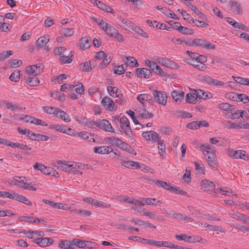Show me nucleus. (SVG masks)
<instances>
[{
  "mask_svg": "<svg viewBox=\"0 0 249 249\" xmlns=\"http://www.w3.org/2000/svg\"><path fill=\"white\" fill-rule=\"evenodd\" d=\"M44 66L42 64H37L26 67V72L28 74L37 76L43 72Z\"/></svg>",
  "mask_w": 249,
  "mask_h": 249,
  "instance_id": "f257e3e1",
  "label": "nucleus"
},
{
  "mask_svg": "<svg viewBox=\"0 0 249 249\" xmlns=\"http://www.w3.org/2000/svg\"><path fill=\"white\" fill-rule=\"evenodd\" d=\"M153 95L155 100L159 104L163 106L166 104L167 96L165 92L154 90L153 91Z\"/></svg>",
  "mask_w": 249,
  "mask_h": 249,
  "instance_id": "f03ea898",
  "label": "nucleus"
},
{
  "mask_svg": "<svg viewBox=\"0 0 249 249\" xmlns=\"http://www.w3.org/2000/svg\"><path fill=\"white\" fill-rule=\"evenodd\" d=\"M155 60L160 64L170 69H178V66L175 62L167 58L158 57Z\"/></svg>",
  "mask_w": 249,
  "mask_h": 249,
  "instance_id": "7ed1b4c3",
  "label": "nucleus"
},
{
  "mask_svg": "<svg viewBox=\"0 0 249 249\" xmlns=\"http://www.w3.org/2000/svg\"><path fill=\"white\" fill-rule=\"evenodd\" d=\"M58 169L62 171L72 173L73 174H82L80 170H77L76 162H71L67 166L59 165L58 166Z\"/></svg>",
  "mask_w": 249,
  "mask_h": 249,
  "instance_id": "20e7f679",
  "label": "nucleus"
},
{
  "mask_svg": "<svg viewBox=\"0 0 249 249\" xmlns=\"http://www.w3.org/2000/svg\"><path fill=\"white\" fill-rule=\"evenodd\" d=\"M202 189L205 191L209 192L210 193H217L216 190H215V185L212 181L207 179L202 180L200 183Z\"/></svg>",
  "mask_w": 249,
  "mask_h": 249,
  "instance_id": "39448f33",
  "label": "nucleus"
},
{
  "mask_svg": "<svg viewBox=\"0 0 249 249\" xmlns=\"http://www.w3.org/2000/svg\"><path fill=\"white\" fill-rule=\"evenodd\" d=\"M103 106L109 111H113L117 109V105L114 101L109 97L106 96L103 98L101 101Z\"/></svg>",
  "mask_w": 249,
  "mask_h": 249,
  "instance_id": "423d86ee",
  "label": "nucleus"
},
{
  "mask_svg": "<svg viewBox=\"0 0 249 249\" xmlns=\"http://www.w3.org/2000/svg\"><path fill=\"white\" fill-rule=\"evenodd\" d=\"M142 136L146 140L152 141L153 142H157L161 139L159 134L154 131L144 132Z\"/></svg>",
  "mask_w": 249,
  "mask_h": 249,
  "instance_id": "0eeeda50",
  "label": "nucleus"
},
{
  "mask_svg": "<svg viewBox=\"0 0 249 249\" xmlns=\"http://www.w3.org/2000/svg\"><path fill=\"white\" fill-rule=\"evenodd\" d=\"M105 32L109 36L115 38L119 41L124 40L123 35L120 34L118 30L111 25H110V26L108 27V28H107Z\"/></svg>",
  "mask_w": 249,
  "mask_h": 249,
  "instance_id": "6e6552de",
  "label": "nucleus"
},
{
  "mask_svg": "<svg viewBox=\"0 0 249 249\" xmlns=\"http://www.w3.org/2000/svg\"><path fill=\"white\" fill-rule=\"evenodd\" d=\"M98 127L100 128L101 129L109 132L114 133V129L112 127L110 123L107 120H98Z\"/></svg>",
  "mask_w": 249,
  "mask_h": 249,
  "instance_id": "1a4fd4ad",
  "label": "nucleus"
},
{
  "mask_svg": "<svg viewBox=\"0 0 249 249\" xmlns=\"http://www.w3.org/2000/svg\"><path fill=\"white\" fill-rule=\"evenodd\" d=\"M231 10L235 15H241L243 13L241 4L235 0H231L230 2Z\"/></svg>",
  "mask_w": 249,
  "mask_h": 249,
  "instance_id": "9d476101",
  "label": "nucleus"
},
{
  "mask_svg": "<svg viewBox=\"0 0 249 249\" xmlns=\"http://www.w3.org/2000/svg\"><path fill=\"white\" fill-rule=\"evenodd\" d=\"M120 123L121 128L126 134L127 135L131 134L132 131L130 127L129 122L125 116H123L120 118Z\"/></svg>",
  "mask_w": 249,
  "mask_h": 249,
  "instance_id": "9b49d317",
  "label": "nucleus"
},
{
  "mask_svg": "<svg viewBox=\"0 0 249 249\" xmlns=\"http://www.w3.org/2000/svg\"><path fill=\"white\" fill-rule=\"evenodd\" d=\"M33 167L35 170H39L45 175H50L51 171L53 170V168L46 166L44 164L37 162L35 163Z\"/></svg>",
  "mask_w": 249,
  "mask_h": 249,
  "instance_id": "f8f14e48",
  "label": "nucleus"
},
{
  "mask_svg": "<svg viewBox=\"0 0 249 249\" xmlns=\"http://www.w3.org/2000/svg\"><path fill=\"white\" fill-rule=\"evenodd\" d=\"M121 164L123 166L131 169L141 168H142V166H145L144 164H141L138 162H135L131 160H123L121 162Z\"/></svg>",
  "mask_w": 249,
  "mask_h": 249,
  "instance_id": "ddd939ff",
  "label": "nucleus"
},
{
  "mask_svg": "<svg viewBox=\"0 0 249 249\" xmlns=\"http://www.w3.org/2000/svg\"><path fill=\"white\" fill-rule=\"evenodd\" d=\"M202 79L205 83L215 86H224L225 85L223 82L213 79L209 76H203Z\"/></svg>",
  "mask_w": 249,
  "mask_h": 249,
  "instance_id": "4468645a",
  "label": "nucleus"
},
{
  "mask_svg": "<svg viewBox=\"0 0 249 249\" xmlns=\"http://www.w3.org/2000/svg\"><path fill=\"white\" fill-rule=\"evenodd\" d=\"M15 184L17 185L18 187L25 190H28L34 191L36 190V188L33 186V184L31 182L24 181V180H20V181H18V184L15 183Z\"/></svg>",
  "mask_w": 249,
  "mask_h": 249,
  "instance_id": "2eb2a0df",
  "label": "nucleus"
},
{
  "mask_svg": "<svg viewBox=\"0 0 249 249\" xmlns=\"http://www.w3.org/2000/svg\"><path fill=\"white\" fill-rule=\"evenodd\" d=\"M137 75L139 77L149 78L152 76L151 71L146 68H138L136 69Z\"/></svg>",
  "mask_w": 249,
  "mask_h": 249,
  "instance_id": "dca6fc26",
  "label": "nucleus"
},
{
  "mask_svg": "<svg viewBox=\"0 0 249 249\" xmlns=\"http://www.w3.org/2000/svg\"><path fill=\"white\" fill-rule=\"evenodd\" d=\"M113 151L111 146H96L93 148V152L99 154H108Z\"/></svg>",
  "mask_w": 249,
  "mask_h": 249,
  "instance_id": "f3484780",
  "label": "nucleus"
},
{
  "mask_svg": "<svg viewBox=\"0 0 249 249\" xmlns=\"http://www.w3.org/2000/svg\"><path fill=\"white\" fill-rule=\"evenodd\" d=\"M232 157L235 159H241L244 160H249V155L246 154V151L242 150H236L233 152Z\"/></svg>",
  "mask_w": 249,
  "mask_h": 249,
  "instance_id": "a211bd4d",
  "label": "nucleus"
},
{
  "mask_svg": "<svg viewBox=\"0 0 249 249\" xmlns=\"http://www.w3.org/2000/svg\"><path fill=\"white\" fill-rule=\"evenodd\" d=\"M74 136L81 137L82 139L86 140L89 142H95L93 135L86 131L77 132L74 134Z\"/></svg>",
  "mask_w": 249,
  "mask_h": 249,
  "instance_id": "6ab92c4d",
  "label": "nucleus"
},
{
  "mask_svg": "<svg viewBox=\"0 0 249 249\" xmlns=\"http://www.w3.org/2000/svg\"><path fill=\"white\" fill-rule=\"evenodd\" d=\"M197 147L203 151V154L205 156L208 154H210V155L215 154V151L211 146H206L204 144L198 143L197 144Z\"/></svg>",
  "mask_w": 249,
  "mask_h": 249,
  "instance_id": "aec40b11",
  "label": "nucleus"
},
{
  "mask_svg": "<svg viewBox=\"0 0 249 249\" xmlns=\"http://www.w3.org/2000/svg\"><path fill=\"white\" fill-rule=\"evenodd\" d=\"M107 90L109 95L112 97H117L119 98H122L123 96V94L119 92V90L117 87L108 86L107 88Z\"/></svg>",
  "mask_w": 249,
  "mask_h": 249,
  "instance_id": "412c9836",
  "label": "nucleus"
},
{
  "mask_svg": "<svg viewBox=\"0 0 249 249\" xmlns=\"http://www.w3.org/2000/svg\"><path fill=\"white\" fill-rule=\"evenodd\" d=\"M55 116L63 120L67 123L70 122L71 121L69 115L66 113L63 110H61L58 108V110H57V114H55Z\"/></svg>",
  "mask_w": 249,
  "mask_h": 249,
  "instance_id": "4be33fe9",
  "label": "nucleus"
},
{
  "mask_svg": "<svg viewBox=\"0 0 249 249\" xmlns=\"http://www.w3.org/2000/svg\"><path fill=\"white\" fill-rule=\"evenodd\" d=\"M171 96L175 102H180L183 99L184 93L182 91L175 90L172 92Z\"/></svg>",
  "mask_w": 249,
  "mask_h": 249,
  "instance_id": "5701e85b",
  "label": "nucleus"
},
{
  "mask_svg": "<svg viewBox=\"0 0 249 249\" xmlns=\"http://www.w3.org/2000/svg\"><path fill=\"white\" fill-rule=\"evenodd\" d=\"M152 97L148 94H141L138 96L137 100L142 104H144V102H148L150 104L152 103Z\"/></svg>",
  "mask_w": 249,
  "mask_h": 249,
  "instance_id": "b1692460",
  "label": "nucleus"
},
{
  "mask_svg": "<svg viewBox=\"0 0 249 249\" xmlns=\"http://www.w3.org/2000/svg\"><path fill=\"white\" fill-rule=\"evenodd\" d=\"M49 41V38L48 36H40L38 38L36 43V47L40 49L45 46Z\"/></svg>",
  "mask_w": 249,
  "mask_h": 249,
  "instance_id": "393cba45",
  "label": "nucleus"
},
{
  "mask_svg": "<svg viewBox=\"0 0 249 249\" xmlns=\"http://www.w3.org/2000/svg\"><path fill=\"white\" fill-rule=\"evenodd\" d=\"M142 213L144 216H147L150 219H159L160 216L156 214V213L153 211H149L146 209L142 210Z\"/></svg>",
  "mask_w": 249,
  "mask_h": 249,
  "instance_id": "a878e982",
  "label": "nucleus"
},
{
  "mask_svg": "<svg viewBox=\"0 0 249 249\" xmlns=\"http://www.w3.org/2000/svg\"><path fill=\"white\" fill-rule=\"evenodd\" d=\"M73 53L71 51L68 56L62 55L59 57V61L61 64L71 63L72 61V57H73Z\"/></svg>",
  "mask_w": 249,
  "mask_h": 249,
  "instance_id": "bb28decb",
  "label": "nucleus"
},
{
  "mask_svg": "<svg viewBox=\"0 0 249 249\" xmlns=\"http://www.w3.org/2000/svg\"><path fill=\"white\" fill-rule=\"evenodd\" d=\"M15 200L23 203L28 206H32V205L31 201L27 197L17 194L15 195Z\"/></svg>",
  "mask_w": 249,
  "mask_h": 249,
  "instance_id": "cd10ccee",
  "label": "nucleus"
},
{
  "mask_svg": "<svg viewBox=\"0 0 249 249\" xmlns=\"http://www.w3.org/2000/svg\"><path fill=\"white\" fill-rule=\"evenodd\" d=\"M196 94L197 98L199 99H209L212 97V95L210 93L206 92L201 89L196 90Z\"/></svg>",
  "mask_w": 249,
  "mask_h": 249,
  "instance_id": "c85d7f7f",
  "label": "nucleus"
},
{
  "mask_svg": "<svg viewBox=\"0 0 249 249\" xmlns=\"http://www.w3.org/2000/svg\"><path fill=\"white\" fill-rule=\"evenodd\" d=\"M224 126L228 129H241V125L237 124L235 123L230 121H226L223 123Z\"/></svg>",
  "mask_w": 249,
  "mask_h": 249,
  "instance_id": "c756f323",
  "label": "nucleus"
},
{
  "mask_svg": "<svg viewBox=\"0 0 249 249\" xmlns=\"http://www.w3.org/2000/svg\"><path fill=\"white\" fill-rule=\"evenodd\" d=\"M26 83L31 86H37L39 83L38 79L36 76H28L26 78Z\"/></svg>",
  "mask_w": 249,
  "mask_h": 249,
  "instance_id": "7c9ffc66",
  "label": "nucleus"
},
{
  "mask_svg": "<svg viewBox=\"0 0 249 249\" xmlns=\"http://www.w3.org/2000/svg\"><path fill=\"white\" fill-rule=\"evenodd\" d=\"M158 144V149L160 151L159 154L162 157L163 156L164 154L165 153L166 148L164 144V141L163 140H159L157 142Z\"/></svg>",
  "mask_w": 249,
  "mask_h": 249,
  "instance_id": "2f4dec72",
  "label": "nucleus"
},
{
  "mask_svg": "<svg viewBox=\"0 0 249 249\" xmlns=\"http://www.w3.org/2000/svg\"><path fill=\"white\" fill-rule=\"evenodd\" d=\"M79 44L80 47L83 50L87 49L90 47V42H89V39L86 36L82 37L79 40Z\"/></svg>",
  "mask_w": 249,
  "mask_h": 249,
  "instance_id": "473e14b6",
  "label": "nucleus"
},
{
  "mask_svg": "<svg viewBox=\"0 0 249 249\" xmlns=\"http://www.w3.org/2000/svg\"><path fill=\"white\" fill-rule=\"evenodd\" d=\"M20 220L23 221L32 223H39L40 221H43V219H39L38 218L27 216H24L21 217Z\"/></svg>",
  "mask_w": 249,
  "mask_h": 249,
  "instance_id": "72a5a7b5",
  "label": "nucleus"
},
{
  "mask_svg": "<svg viewBox=\"0 0 249 249\" xmlns=\"http://www.w3.org/2000/svg\"><path fill=\"white\" fill-rule=\"evenodd\" d=\"M42 108L44 111L48 114L53 115L54 116L55 114H57V110H58V108L49 106L43 107Z\"/></svg>",
  "mask_w": 249,
  "mask_h": 249,
  "instance_id": "f704fd0d",
  "label": "nucleus"
},
{
  "mask_svg": "<svg viewBox=\"0 0 249 249\" xmlns=\"http://www.w3.org/2000/svg\"><path fill=\"white\" fill-rule=\"evenodd\" d=\"M60 34L64 36H71L74 34V31L72 28H63L60 31Z\"/></svg>",
  "mask_w": 249,
  "mask_h": 249,
  "instance_id": "c9c22d12",
  "label": "nucleus"
},
{
  "mask_svg": "<svg viewBox=\"0 0 249 249\" xmlns=\"http://www.w3.org/2000/svg\"><path fill=\"white\" fill-rule=\"evenodd\" d=\"M154 115L151 112H149L146 110H144L142 112H139L138 117L142 119H148L153 118Z\"/></svg>",
  "mask_w": 249,
  "mask_h": 249,
  "instance_id": "e433bc0d",
  "label": "nucleus"
},
{
  "mask_svg": "<svg viewBox=\"0 0 249 249\" xmlns=\"http://www.w3.org/2000/svg\"><path fill=\"white\" fill-rule=\"evenodd\" d=\"M53 242V239L51 238H42L40 239V246L42 247H45L47 246H49L51 245Z\"/></svg>",
  "mask_w": 249,
  "mask_h": 249,
  "instance_id": "4c0bfd02",
  "label": "nucleus"
},
{
  "mask_svg": "<svg viewBox=\"0 0 249 249\" xmlns=\"http://www.w3.org/2000/svg\"><path fill=\"white\" fill-rule=\"evenodd\" d=\"M127 64L130 65L132 67H137L139 64L136 59L133 57H125V60H124Z\"/></svg>",
  "mask_w": 249,
  "mask_h": 249,
  "instance_id": "58836bf2",
  "label": "nucleus"
},
{
  "mask_svg": "<svg viewBox=\"0 0 249 249\" xmlns=\"http://www.w3.org/2000/svg\"><path fill=\"white\" fill-rule=\"evenodd\" d=\"M118 24L123 27L124 25L127 26L128 24H130V20L128 19L124 18L122 16H118L117 18Z\"/></svg>",
  "mask_w": 249,
  "mask_h": 249,
  "instance_id": "ea45409f",
  "label": "nucleus"
},
{
  "mask_svg": "<svg viewBox=\"0 0 249 249\" xmlns=\"http://www.w3.org/2000/svg\"><path fill=\"white\" fill-rule=\"evenodd\" d=\"M203 240L202 238L198 236H187V242L190 243H196V242H200L204 243L202 241Z\"/></svg>",
  "mask_w": 249,
  "mask_h": 249,
  "instance_id": "a19ab883",
  "label": "nucleus"
},
{
  "mask_svg": "<svg viewBox=\"0 0 249 249\" xmlns=\"http://www.w3.org/2000/svg\"><path fill=\"white\" fill-rule=\"evenodd\" d=\"M81 68L83 71H90L92 68L91 66L90 61H86L81 64Z\"/></svg>",
  "mask_w": 249,
  "mask_h": 249,
  "instance_id": "79ce46f5",
  "label": "nucleus"
},
{
  "mask_svg": "<svg viewBox=\"0 0 249 249\" xmlns=\"http://www.w3.org/2000/svg\"><path fill=\"white\" fill-rule=\"evenodd\" d=\"M198 98L196 93L187 94L186 97V101L189 103H194V101Z\"/></svg>",
  "mask_w": 249,
  "mask_h": 249,
  "instance_id": "37998d69",
  "label": "nucleus"
},
{
  "mask_svg": "<svg viewBox=\"0 0 249 249\" xmlns=\"http://www.w3.org/2000/svg\"><path fill=\"white\" fill-rule=\"evenodd\" d=\"M194 68L201 71H205L207 67L202 62H199V61L194 62L193 63L191 64Z\"/></svg>",
  "mask_w": 249,
  "mask_h": 249,
  "instance_id": "c03bdc74",
  "label": "nucleus"
},
{
  "mask_svg": "<svg viewBox=\"0 0 249 249\" xmlns=\"http://www.w3.org/2000/svg\"><path fill=\"white\" fill-rule=\"evenodd\" d=\"M207 162L209 165L212 167H214L216 164V157L215 154L210 155L208 156L207 159Z\"/></svg>",
  "mask_w": 249,
  "mask_h": 249,
  "instance_id": "a18cd8bd",
  "label": "nucleus"
},
{
  "mask_svg": "<svg viewBox=\"0 0 249 249\" xmlns=\"http://www.w3.org/2000/svg\"><path fill=\"white\" fill-rule=\"evenodd\" d=\"M236 100L247 103L249 102V97L244 94H235Z\"/></svg>",
  "mask_w": 249,
  "mask_h": 249,
  "instance_id": "49530a36",
  "label": "nucleus"
},
{
  "mask_svg": "<svg viewBox=\"0 0 249 249\" xmlns=\"http://www.w3.org/2000/svg\"><path fill=\"white\" fill-rule=\"evenodd\" d=\"M73 245H75L78 248H83L86 246V240H82L80 239H74L73 240Z\"/></svg>",
  "mask_w": 249,
  "mask_h": 249,
  "instance_id": "de8ad7c7",
  "label": "nucleus"
},
{
  "mask_svg": "<svg viewBox=\"0 0 249 249\" xmlns=\"http://www.w3.org/2000/svg\"><path fill=\"white\" fill-rule=\"evenodd\" d=\"M153 182L156 185H159L160 186L162 187L165 190H168L169 187V184L165 182L164 181L160 180H155L153 181Z\"/></svg>",
  "mask_w": 249,
  "mask_h": 249,
  "instance_id": "09e8293b",
  "label": "nucleus"
},
{
  "mask_svg": "<svg viewBox=\"0 0 249 249\" xmlns=\"http://www.w3.org/2000/svg\"><path fill=\"white\" fill-rule=\"evenodd\" d=\"M179 32L183 35H192L194 34L193 29L182 26L180 27Z\"/></svg>",
  "mask_w": 249,
  "mask_h": 249,
  "instance_id": "8fccbe9b",
  "label": "nucleus"
},
{
  "mask_svg": "<svg viewBox=\"0 0 249 249\" xmlns=\"http://www.w3.org/2000/svg\"><path fill=\"white\" fill-rule=\"evenodd\" d=\"M98 121L95 122L87 119V121L85 126L90 128H96L98 127Z\"/></svg>",
  "mask_w": 249,
  "mask_h": 249,
  "instance_id": "3c124183",
  "label": "nucleus"
},
{
  "mask_svg": "<svg viewBox=\"0 0 249 249\" xmlns=\"http://www.w3.org/2000/svg\"><path fill=\"white\" fill-rule=\"evenodd\" d=\"M204 226L208 228L209 230L213 231H219L220 232H224V230L221 227L216 226H212L209 224H205Z\"/></svg>",
  "mask_w": 249,
  "mask_h": 249,
  "instance_id": "603ef678",
  "label": "nucleus"
},
{
  "mask_svg": "<svg viewBox=\"0 0 249 249\" xmlns=\"http://www.w3.org/2000/svg\"><path fill=\"white\" fill-rule=\"evenodd\" d=\"M128 239H129L130 240H132L138 241V242H141V243H142L144 244H148L147 241H151V240L142 238L141 237H139L136 236H130L128 237Z\"/></svg>",
  "mask_w": 249,
  "mask_h": 249,
  "instance_id": "864d4df0",
  "label": "nucleus"
},
{
  "mask_svg": "<svg viewBox=\"0 0 249 249\" xmlns=\"http://www.w3.org/2000/svg\"><path fill=\"white\" fill-rule=\"evenodd\" d=\"M189 6L195 14L198 16L199 18L202 19H204V15L199 11L198 9L196 6L190 4Z\"/></svg>",
  "mask_w": 249,
  "mask_h": 249,
  "instance_id": "5fc2aeb1",
  "label": "nucleus"
},
{
  "mask_svg": "<svg viewBox=\"0 0 249 249\" xmlns=\"http://www.w3.org/2000/svg\"><path fill=\"white\" fill-rule=\"evenodd\" d=\"M3 105H4L7 108L12 111H15L18 109V106L16 104H13L11 102H3Z\"/></svg>",
  "mask_w": 249,
  "mask_h": 249,
  "instance_id": "6e6d98bb",
  "label": "nucleus"
},
{
  "mask_svg": "<svg viewBox=\"0 0 249 249\" xmlns=\"http://www.w3.org/2000/svg\"><path fill=\"white\" fill-rule=\"evenodd\" d=\"M9 79L13 81L14 82H17L20 79V74H19V71H15L9 77Z\"/></svg>",
  "mask_w": 249,
  "mask_h": 249,
  "instance_id": "4d7b16f0",
  "label": "nucleus"
},
{
  "mask_svg": "<svg viewBox=\"0 0 249 249\" xmlns=\"http://www.w3.org/2000/svg\"><path fill=\"white\" fill-rule=\"evenodd\" d=\"M32 124H36V125H40L42 126H47L48 124L44 121L39 119L35 117H33V119H32Z\"/></svg>",
  "mask_w": 249,
  "mask_h": 249,
  "instance_id": "13d9d810",
  "label": "nucleus"
},
{
  "mask_svg": "<svg viewBox=\"0 0 249 249\" xmlns=\"http://www.w3.org/2000/svg\"><path fill=\"white\" fill-rule=\"evenodd\" d=\"M13 54L11 51H6L0 53V61H3Z\"/></svg>",
  "mask_w": 249,
  "mask_h": 249,
  "instance_id": "bf43d9fd",
  "label": "nucleus"
},
{
  "mask_svg": "<svg viewBox=\"0 0 249 249\" xmlns=\"http://www.w3.org/2000/svg\"><path fill=\"white\" fill-rule=\"evenodd\" d=\"M66 50V49L64 47H58L54 49L53 51V54L54 55H60Z\"/></svg>",
  "mask_w": 249,
  "mask_h": 249,
  "instance_id": "052dcab7",
  "label": "nucleus"
},
{
  "mask_svg": "<svg viewBox=\"0 0 249 249\" xmlns=\"http://www.w3.org/2000/svg\"><path fill=\"white\" fill-rule=\"evenodd\" d=\"M98 23L99 25H100V27L104 31H105L107 30V28L110 26V24L107 23V22L104 21L103 19H99L96 21Z\"/></svg>",
  "mask_w": 249,
  "mask_h": 249,
  "instance_id": "680f3d73",
  "label": "nucleus"
},
{
  "mask_svg": "<svg viewBox=\"0 0 249 249\" xmlns=\"http://www.w3.org/2000/svg\"><path fill=\"white\" fill-rule=\"evenodd\" d=\"M93 205H94L96 207H99V208H107L108 207H110V204H108L107 205V203H104V202L101 201H98L96 199L95 201L94 202V204Z\"/></svg>",
  "mask_w": 249,
  "mask_h": 249,
  "instance_id": "e2e57ef3",
  "label": "nucleus"
},
{
  "mask_svg": "<svg viewBox=\"0 0 249 249\" xmlns=\"http://www.w3.org/2000/svg\"><path fill=\"white\" fill-rule=\"evenodd\" d=\"M232 78L234 79V80L236 82L241 84H242V85H246L247 80L248 79V78H242V77H241L239 76H237V77L232 76Z\"/></svg>",
  "mask_w": 249,
  "mask_h": 249,
  "instance_id": "0e129e2a",
  "label": "nucleus"
},
{
  "mask_svg": "<svg viewBox=\"0 0 249 249\" xmlns=\"http://www.w3.org/2000/svg\"><path fill=\"white\" fill-rule=\"evenodd\" d=\"M110 56L108 58H107V55L103 59L102 62L101 63L99 68L100 69H104L107 67L110 62Z\"/></svg>",
  "mask_w": 249,
  "mask_h": 249,
  "instance_id": "69168bd1",
  "label": "nucleus"
},
{
  "mask_svg": "<svg viewBox=\"0 0 249 249\" xmlns=\"http://www.w3.org/2000/svg\"><path fill=\"white\" fill-rule=\"evenodd\" d=\"M233 27L235 28L241 29L246 31H249V28L245 25L236 21H235V23H233Z\"/></svg>",
  "mask_w": 249,
  "mask_h": 249,
  "instance_id": "338daca9",
  "label": "nucleus"
},
{
  "mask_svg": "<svg viewBox=\"0 0 249 249\" xmlns=\"http://www.w3.org/2000/svg\"><path fill=\"white\" fill-rule=\"evenodd\" d=\"M193 23L197 27L206 28L208 26V24L205 21H200L198 19H195V20H193Z\"/></svg>",
  "mask_w": 249,
  "mask_h": 249,
  "instance_id": "774afa93",
  "label": "nucleus"
}]
</instances>
